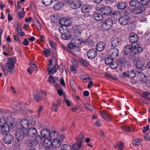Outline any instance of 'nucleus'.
<instances>
[{"mask_svg":"<svg viewBox=\"0 0 150 150\" xmlns=\"http://www.w3.org/2000/svg\"><path fill=\"white\" fill-rule=\"evenodd\" d=\"M143 50L140 44L132 43V45H127L125 47L124 53V55H127L132 52L134 54H138L142 52Z\"/></svg>","mask_w":150,"mask_h":150,"instance_id":"nucleus-1","label":"nucleus"},{"mask_svg":"<svg viewBox=\"0 0 150 150\" xmlns=\"http://www.w3.org/2000/svg\"><path fill=\"white\" fill-rule=\"evenodd\" d=\"M16 62V58L13 57L9 58L5 65V67L8 71L11 74L15 73L14 65Z\"/></svg>","mask_w":150,"mask_h":150,"instance_id":"nucleus-2","label":"nucleus"},{"mask_svg":"<svg viewBox=\"0 0 150 150\" xmlns=\"http://www.w3.org/2000/svg\"><path fill=\"white\" fill-rule=\"evenodd\" d=\"M64 138V135L61 134L59 136L56 138L54 139L52 145L54 148H57L60 146L62 143Z\"/></svg>","mask_w":150,"mask_h":150,"instance_id":"nucleus-3","label":"nucleus"},{"mask_svg":"<svg viewBox=\"0 0 150 150\" xmlns=\"http://www.w3.org/2000/svg\"><path fill=\"white\" fill-rule=\"evenodd\" d=\"M112 24L113 21L112 19H107L103 22L102 28L103 30H107L111 28Z\"/></svg>","mask_w":150,"mask_h":150,"instance_id":"nucleus-4","label":"nucleus"},{"mask_svg":"<svg viewBox=\"0 0 150 150\" xmlns=\"http://www.w3.org/2000/svg\"><path fill=\"white\" fill-rule=\"evenodd\" d=\"M130 20V18L128 16L124 15L119 18L118 23L120 25L125 26L129 23Z\"/></svg>","mask_w":150,"mask_h":150,"instance_id":"nucleus-5","label":"nucleus"},{"mask_svg":"<svg viewBox=\"0 0 150 150\" xmlns=\"http://www.w3.org/2000/svg\"><path fill=\"white\" fill-rule=\"evenodd\" d=\"M24 135L28 136H33L37 133L36 129L34 127H30L28 129H25L23 132Z\"/></svg>","mask_w":150,"mask_h":150,"instance_id":"nucleus-6","label":"nucleus"},{"mask_svg":"<svg viewBox=\"0 0 150 150\" xmlns=\"http://www.w3.org/2000/svg\"><path fill=\"white\" fill-rule=\"evenodd\" d=\"M108 54L113 58L117 57L119 54V51L116 48L113 47L109 49Z\"/></svg>","mask_w":150,"mask_h":150,"instance_id":"nucleus-7","label":"nucleus"},{"mask_svg":"<svg viewBox=\"0 0 150 150\" xmlns=\"http://www.w3.org/2000/svg\"><path fill=\"white\" fill-rule=\"evenodd\" d=\"M20 125L23 132L25 129H27L31 125L29 121L26 119H23L21 121Z\"/></svg>","mask_w":150,"mask_h":150,"instance_id":"nucleus-8","label":"nucleus"},{"mask_svg":"<svg viewBox=\"0 0 150 150\" xmlns=\"http://www.w3.org/2000/svg\"><path fill=\"white\" fill-rule=\"evenodd\" d=\"M74 30V35L76 37H78L80 36L81 31L83 30L81 25H77L74 26L73 28Z\"/></svg>","mask_w":150,"mask_h":150,"instance_id":"nucleus-9","label":"nucleus"},{"mask_svg":"<svg viewBox=\"0 0 150 150\" xmlns=\"http://www.w3.org/2000/svg\"><path fill=\"white\" fill-rule=\"evenodd\" d=\"M97 10H99L101 13L103 15H108L110 14L111 12V8L108 6H105L104 7H96Z\"/></svg>","mask_w":150,"mask_h":150,"instance_id":"nucleus-10","label":"nucleus"},{"mask_svg":"<svg viewBox=\"0 0 150 150\" xmlns=\"http://www.w3.org/2000/svg\"><path fill=\"white\" fill-rule=\"evenodd\" d=\"M4 142L6 144H11L14 141L13 136L10 134H6L3 138Z\"/></svg>","mask_w":150,"mask_h":150,"instance_id":"nucleus-11","label":"nucleus"},{"mask_svg":"<svg viewBox=\"0 0 150 150\" xmlns=\"http://www.w3.org/2000/svg\"><path fill=\"white\" fill-rule=\"evenodd\" d=\"M74 0L70 2H67L66 0L64 1L66 3H70V6L73 9H77L80 7L81 5V1L79 0H77L74 2H73Z\"/></svg>","mask_w":150,"mask_h":150,"instance_id":"nucleus-12","label":"nucleus"},{"mask_svg":"<svg viewBox=\"0 0 150 150\" xmlns=\"http://www.w3.org/2000/svg\"><path fill=\"white\" fill-rule=\"evenodd\" d=\"M98 52L96 49H90L87 52V56L89 59H92L95 58L97 55Z\"/></svg>","mask_w":150,"mask_h":150,"instance_id":"nucleus-13","label":"nucleus"},{"mask_svg":"<svg viewBox=\"0 0 150 150\" xmlns=\"http://www.w3.org/2000/svg\"><path fill=\"white\" fill-rule=\"evenodd\" d=\"M24 135L23 129L21 128H18L16 133L15 137L18 142L23 139Z\"/></svg>","mask_w":150,"mask_h":150,"instance_id":"nucleus-14","label":"nucleus"},{"mask_svg":"<svg viewBox=\"0 0 150 150\" xmlns=\"http://www.w3.org/2000/svg\"><path fill=\"white\" fill-rule=\"evenodd\" d=\"M128 39L129 41L132 43H137L136 42L138 40V36L136 34L132 33L129 35Z\"/></svg>","mask_w":150,"mask_h":150,"instance_id":"nucleus-15","label":"nucleus"},{"mask_svg":"<svg viewBox=\"0 0 150 150\" xmlns=\"http://www.w3.org/2000/svg\"><path fill=\"white\" fill-rule=\"evenodd\" d=\"M106 44L102 41L98 42L96 46V49L99 52L102 51L105 48Z\"/></svg>","mask_w":150,"mask_h":150,"instance_id":"nucleus-16","label":"nucleus"},{"mask_svg":"<svg viewBox=\"0 0 150 150\" xmlns=\"http://www.w3.org/2000/svg\"><path fill=\"white\" fill-rule=\"evenodd\" d=\"M40 134L42 138H48L50 135V131L48 129H43L40 132Z\"/></svg>","mask_w":150,"mask_h":150,"instance_id":"nucleus-17","label":"nucleus"},{"mask_svg":"<svg viewBox=\"0 0 150 150\" xmlns=\"http://www.w3.org/2000/svg\"><path fill=\"white\" fill-rule=\"evenodd\" d=\"M58 69V66L57 65H55L52 69H51L50 67H48L47 69V71L48 73V75H51L53 74L56 72Z\"/></svg>","mask_w":150,"mask_h":150,"instance_id":"nucleus-18","label":"nucleus"},{"mask_svg":"<svg viewBox=\"0 0 150 150\" xmlns=\"http://www.w3.org/2000/svg\"><path fill=\"white\" fill-rule=\"evenodd\" d=\"M9 125L7 124L1 127V132L4 134L8 133L9 132Z\"/></svg>","mask_w":150,"mask_h":150,"instance_id":"nucleus-19","label":"nucleus"},{"mask_svg":"<svg viewBox=\"0 0 150 150\" xmlns=\"http://www.w3.org/2000/svg\"><path fill=\"white\" fill-rule=\"evenodd\" d=\"M139 5L138 6H137L134 8V13L135 14H139L142 13L145 9L144 7L142 6H139Z\"/></svg>","mask_w":150,"mask_h":150,"instance_id":"nucleus-20","label":"nucleus"},{"mask_svg":"<svg viewBox=\"0 0 150 150\" xmlns=\"http://www.w3.org/2000/svg\"><path fill=\"white\" fill-rule=\"evenodd\" d=\"M78 37L74 38L72 40L71 42L76 48H79V46L81 45V42L80 39Z\"/></svg>","mask_w":150,"mask_h":150,"instance_id":"nucleus-21","label":"nucleus"},{"mask_svg":"<svg viewBox=\"0 0 150 150\" xmlns=\"http://www.w3.org/2000/svg\"><path fill=\"white\" fill-rule=\"evenodd\" d=\"M33 96L34 100L37 102H39L42 100V98L39 93L38 92L35 91L34 92Z\"/></svg>","mask_w":150,"mask_h":150,"instance_id":"nucleus-22","label":"nucleus"},{"mask_svg":"<svg viewBox=\"0 0 150 150\" xmlns=\"http://www.w3.org/2000/svg\"><path fill=\"white\" fill-rule=\"evenodd\" d=\"M91 10V7L89 5L85 4L82 7L81 11L83 13H86L90 11Z\"/></svg>","mask_w":150,"mask_h":150,"instance_id":"nucleus-23","label":"nucleus"},{"mask_svg":"<svg viewBox=\"0 0 150 150\" xmlns=\"http://www.w3.org/2000/svg\"><path fill=\"white\" fill-rule=\"evenodd\" d=\"M71 35L69 32L67 31L65 33H62L61 37L64 40H68L71 38Z\"/></svg>","mask_w":150,"mask_h":150,"instance_id":"nucleus-24","label":"nucleus"},{"mask_svg":"<svg viewBox=\"0 0 150 150\" xmlns=\"http://www.w3.org/2000/svg\"><path fill=\"white\" fill-rule=\"evenodd\" d=\"M121 44L120 40L117 38H115L111 42V45L113 47H115Z\"/></svg>","mask_w":150,"mask_h":150,"instance_id":"nucleus-25","label":"nucleus"},{"mask_svg":"<svg viewBox=\"0 0 150 150\" xmlns=\"http://www.w3.org/2000/svg\"><path fill=\"white\" fill-rule=\"evenodd\" d=\"M126 3L124 2H120L117 3V7L119 9H124L127 7Z\"/></svg>","mask_w":150,"mask_h":150,"instance_id":"nucleus-26","label":"nucleus"},{"mask_svg":"<svg viewBox=\"0 0 150 150\" xmlns=\"http://www.w3.org/2000/svg\"><path fill=\"white\" fill-rule=\"evenodd\" d=\"M93 18L97 21H100L103 18L101 14L97 13H95L93 15Z\"/></svg>","mask_w":150,"mask_h":150,"instance_id":"nucleus-27","label":"nucleus"},{"mask_svg":"<svg viewBox=\"0 0 150 150\" xmlns=\"http://www.w3.org/2000/svg\"><path fill=\"white\" fill-rule=\"evenodd\" d=\"M129 4L131 6L135 8L137 6L140 5L139 2L137 0H131L129 1Z\"/></svg>","mask_w":150,"mask_h":150,"instance_id":"nucleus-28","label":"nucleus"},{"mask_svg":"<svg viewBox=\"0 0 150 150\" xmlns=\"http://www.w3.org/2000/svg\"><path fill=\"white\" fill-rule=\"evenodd\" d=\"M135 75V72L134 70H132L127 71V77L129 78L132 79L134 78Z\"/></svg>","mask_w":150,"mask_h":150,"instance_id":"nucleus-29","label":"nucleus"},{"mask_svg":"<svg viewBox=\"0 0 150 150\" xmlns=\"http://www.w3.org/2000/svg\"><path fill=\"white\" fill-rule=\"evenodd\" d=\"M78 62H79L81 65L84 67H87L89 64L88 62L84 59H78Z\"/></svg>","mask_w":150,"mask_h":150,"instance_id":"nucleus-30","label":"nucleus"},{"mask_svg":"<svg viewBox=\"0 0 150 150\" xmlns=\"http://www.w3.org/2000/svg\"><path fill=\"white\" fill-rule=\"evenodd\" d=\"M52 142L50 139L46 138L44 140L43 144L45 146L52 145Z\"/></svg>","mask_w":150,"mask_h":150,"instance_id":"nucleus-31","label":"nucleus"},{"mask_svg":"<svg viewBox=\"0 0 150 150\" xmlns=\"http://www.w3.org/2000/svg\"><path fill=\"white\" fill-rule=\"evenodd\" d=\"M63 6V4L62 2H58L54 5L53 8L56 10H58L61 8Z\"/></svg>","mask_w":150,"mask_h":150,"instance_id":"nucleus-32","label":"nucleus"},{"mask_svg":"<svg viewBox=\"0 0 150 150\" xmlns=\"http://www.w3.org/2000/svg\"><path fill=\"white\" fill-rule=\"evenodd\" d=\"M81 144L82 143H80L79 142L77 141L75 144H73L72 147H71V149H73L74 150H78L81 147Z\"/></svg>","mask_w":150,"mask_h":150,"instance_id":"nucleus-33","label":"nucleus"},{"mask_svg":"<svg viewBox=\"0 0 150 150\" xmlns=\"http://www.w3.org/2000/svg\"><path fill=\"white\" fill-rule=\"evenodd\" d=\"M53 0H42V2L45 5L48 6L52 4Z\"/></svg>","mask_w":150,"mask_h":150,"instance_id":"nucleus-34","label":"nucleus"},{"mask_svg":"<svg viewBox=\"0 0 150 150\" xmlns=\"http://www.w3.org/2000/svg\"><path fill=\"white\" fill-rule=\"evenodd\" d=\"M58 133L54 131H52L51 132H50V135L49 137L51 139H53L57 136Z\"/></svg>","mask_w":150,"mask_h":150,"instance_id":"nucleus-35","label":"nucleus"},{"mask_svg":"<svg viewBox=\"0 0 150 150\" xmlns=\"http://www.w3.org/2000/svg\"><path fill=\"white\" fill-rule=\"evenodd\" d=\"M141 142L142 141L141 139H136L132 141V142L134 146H137L141 143Z\"/></svg>","mask_w":150,"mask_h":150,"instance_id":"nucleus-36","label":"nucleus"},{"mask_svg":"<svg viewBox=\"0 0 150 150\" xmlns=\"http://www.w3.org/2000/svg\"><path fill=\"white\" fill-rule=\"evenodd\" d=\"M84 138V136L82 133H81L79 136L76 138L77 141L80 143H82V140Z\"/></svg>","mask_w":150,"mask_h":150,"instance_id":"nucleus-37","label":"nucleus"},{"mask_svg":"<svg viewBox=\"0 0 150 150\" xmlns=\"http://www.w3.org/2000/svg\"><path fill=\"white\" fill-rule=\"evenodd\" d=\"M118 64L117 62H112L110 65V67L112 69H115L118 67Z\"/></svg>","mask_w":150,"mask_h":150,"instance_id":"nucleus-38","label":"nucleus"},{"mask_svg":"<svg viewBox=\"0 0 150 150\" xmlns=\"http://www.w3.org/2000/svg\"><path fill=\"white\" fill-rule=\"evenodd\" d=\"M122 129L124 131L126 132H129L131 131V129L129 127L126 126H122Z\"/></svg>","mask_w":150,"mask_h":150,"instance_id":"nucleus-39","label":"nucleus"},{"mask_svg":"<svg viewBox=\"0 0 150 150\" xmlns=\"http://www.w3.org/2000/svg\"><path fill=\"white\" fill-rule=\"evenodd\" d=\"M6 120L4 117H1L0 118V126L1 127L4 126V125L6 124Z\"/></svg>","mask_w":150,"mask_h":150,"instance_id":"nucleus-40","label":"nucleus"},{"mask_svg":"<svg viewBox=\"0 0 150 150\" xmlns=\"http://www.w3.org/2000/svg\"><path fill=\"white\" fill-rule=\"evenodd\" d=\"M135 66L137 68H142L143 67L141 62L139 60H137L135 64Z\"/></svg>","mask_w":150,"mask_h":150,"instance_id":"nucleus-41","label":"nucleus"},{"mask_svg":"<svg viewBox=\"0 0 150 150\" xmlns=\"http://www.w3.org/2000/svg\"><path fill=\"white\" fill-rule=\"evenodd\" d=\"M28 144L29 146L33 147L36 145L37 144V142H35V140L33 139L29 141Z\"/></svg>","mask_w":150,"mask_h":150,"instance_id":"nucleus-42","label":"nucleus"},{"mask_svg":"<svg viewBox=\"0 0 150 150\" xmlns=\"http://www.w3.org/2000/svg\"><path fill=\"white\" fill-rule=\"evenodd\" d=\"M113 59L110 57H108L105 59V63L107 65H110L112 62Z\"/></svg>","mask_w":150,"mask_h":150,"instance_id":"nucleus-43","label":"nucleus"},{"mask_svg":"<svg viewBox=\"0 0 150 150\" xmlns=\"http://www.w3.org/2000/svg\"><path fill=\"white\" fill-rule=\"evenodd\" d=\"M101 116L106 120L109 121H110V117L107 114L104 113H101Z\"/></svg>","mask_w":150,"mask_h":150,"instance_id":"nucleus-44","label":"nucleus"},{"mask_svg":"<svg viewBox=\"0 0 150 150\" xmlns=\"http://www.w3.org/2000/svg\"><path fill=\"white\" fill-rule=\"evenodd\" d=\"M48 80L50 84H53L55 82L54 77L53 76H49Z\"/></svg>","mask_w":150,"mask_h":150,"instance_id":"nucleus-45","label":"nucleus"},{"mask_svg":"<svg viewBox=\"0 0 150 150\" xmlns=\"http://www.w3.org/2000/svg\"><path fill=\"white\" fill-rule=\"evenodd\" d=\"M29 65L30 66V67L33 71H37L38 70V68L35 64L29 63Z\"/></svg>","mask_w":150,"mask_h":150,"instance_id":"nucleus-46","label":"nucleus"},{"mask_svg":"<svg viewBox=\"0 0 150 150\" xmlns=\"http://www.w3.org/2000/svg\"><path fill=\"white\" fill-rule=\"evenodd\" d=\"M42 137H41L40 135L36 136L34 139L35 142H37L38 144L39 142H40L42 139Z\"/></svg>","mask_w":150,"mask_h":150,"instance_id":"nucleus-47","label":"nucleus"},{"mask_svg":"<svg viewBox=\"0 0 150 150\" xmlns=\"http://www.w3.org/2000/svg\"><path fill=\"white\" fill-rule=\"evenodd\" d=\"M149 0H140V3L142 6H146L149 2Z\"/></svg>","mask_w":150,"mask_h":150,"instance_id":"nucleus-48","label":"nucleus"},{"mask_svg":"<svg viewBox=\"0 0 150 150\" xmlns=\"http://www.w3.org/2000/svg\"><path fill=\"white\" fill-rule=\"evenodd\" d=\"M85 106L86 108L90 111H92L94 110L93 107L88 104H86L85 105Z\"/></svg>","mask_w":150,"mask_h":150,"instance_id":"nucleus-49","label":"nucleus"},{"mask_svg":"<svg viewBox=\"0 0 150 150\" xmlns=\"http://www.w3.org/2000/svg\"><path fill=\"white\" fill-rule=\"evenodd\" d=\"M81 78L82 80H85L86 82L88 81H90L92 80L90 77L88 76L86 77L85 76H81Z\"/></svg>","mask_w":150,"mask_h":150,"instance_id":"nucleus-50","label":"nucleus"},{"mask_svg":"<svg viewBox=\"0 0 150 150\" xmlns=\"http://www.w3.org/2000/svg\"><path fill=\"white\" fill-rule=\"evenodd\" d=\"M65 21L66 18H62L60 20L59 23L62 25L65 26Z\"/></svg>","mask_w":150,"mask_h":150,"instance_id":"nucleus-51","label":"nucleus"},{"mask_svg":"<svg viewBox=\"0 0 150 150\" xmlns=\"http://www.w3.org/2000/svg\"><path fill=\"white\" fill-rule=\"evenodd\" d=\"M68 47L71 49H73L74 50H75V49L76 48L75 47L73 43L71 42V43H70L68 44L67 45Z\"/></svg>","mask_w":150,"mask_h":150,"instance_id":"nucleus-52","label":"nucleus"},{"mask_svg":"<svg viewBox=\"0 0 150 150\" xmlns=\"http://www.w3.org/2000/svg\"><path fill=\"white\" fill-rule=\"evenodd\" d=\"M70 84L72 89H74L76 87L75 82L73 80L71 81L70 82Z\"/></svg>","mask_w":150,"mask_h":150,"instance_id":"nucleus-53","label":"nucleus"},{"mask_svg":"<svg viewBox=\"0 0 150 150\" xmlns=\"http://www.w3.org/2000/svg\"><path fill=\"white\" fill-rule=\"evenodd\" d=\"M149 125H146V126L142 128V131L143 133H145L146 131L149 130Z\"/></svg>","mask_w":150,"mask_h":150,"instance_id":"nucleus-54","label":"nucleus"},{"mask_svg":"<svg viewBox=\"0 0 150 150\" xmlns=\"http://www.w3.org/2000/svg\"><path fill=\"white\" fill-rule=\"evenodd\" d=\"M36 27L38 30H40L42 29L41 25L38 20H37Z\"/></svg>","mask_w":150,"mask_h":150,"instance_id":"nucleus-55","label":"nucleus"},{"mask_svg":"<svg viewBox=\"0 0 150 150\" xmlns=\"http://www.w3.org/2000/svg\"><path fill=\"white\" fill-rule=\"evenodd\" d=\"M144 139L146 140L150 141V132L148 133L144 136Z\"/></svg>","mask_w":150,"mask_h":150,"instance_id":"nucleus-56","label":"nucleus"},{"mask_svg":"<svg viewBox=\"0 0 150 150\" xmlns=\"http://www.w3.org/2000/svg\"><path fill=\"white\" fill-rule=\"evenodd\" d=\"M123 147V144L121 142H120L119 144L118 145L117 150H122Z\"/></svg>","mask_w":150,"mask_h":150,"instance_id":"nucleus-57","label":"nucleus"},{"mask_svg":"<svg viewBox=\"0 0 150 150\" xmlns=\"http://www.w3.org/2000/svg\"><path fill=\"white\" fill-rule=\"evenodd\" d=\"M46 150H53V146L52 145L45 146Z\"/></svg>","mask_w":150,"mask_h":150,"instance_id":"nucleus-58","label":"nucleus"},{"mask_svg":"<svg viewBox=\"0 0 150 150\" xmlns=\"http://www.w3.org/2000/svg\"><path fill=\"white\" fill-rule=\"evenodd\" d=\"M58 108V105L56 104H53L52 110L54 111H57Z\"/></svg>","mask_w":150,"mask_h":150,"instance_id":"nucleus-59","label":"nucleus"},{"mask_svg":"<svg viewBox=\"0 0 150 150\" xmlns=\"http://www.w3.org/2000/svg\"><path fill=\"white\" fill-rule=\"evenodd\" d=\"M142 68H137L136 69V70L137 72L139 74H142V76L143 75L144 76V74L141 73L142 70L141 69Z\"/></svg>","mask_w":150,"mask_h":150,"instance_id":"nucleus-60","label":"nucleus"},{"mask_svg":"<svg viewBox=\"0 0 150 150\" xmlns=\"http://www.w3.org/2000/svg\"><path fill=\"white\" fill-rule=\"evenodd\" d=\"M71 23L69 19L66 18L65 26H68Z\"/></svg>","mask_w":150,"mask_h":150,"instance_id":"nucleus-61","label":"nucleus"},{"mask_svg":"<svg viewBox=\"0 0 150 150\" xmlns=\"http://www.w3.org/2000/svg\"><path fill=\"white\" fill-rule=\"evenodd\" d=\"M23 44L25 46H27L29 45V42L28 41V40L26 39H24V41L23 42Z\"/></svg>","mask_w":150,"mask_h":150,"instance_id":"nucleus-62","label":"nucleus"},{"mask_svg":"<svg viewBox=\"0 0 150 150\" xmlns=\"http://www.w3.org/2000/svg\"><path fill=\"white\" fill-rule=\"evenodd\" d=\"M70 70L71 71L73 72L74 74H76V73L75 68L73 66H71L70 67Z\"/></svg>","mask_w":150,"mask_h":150,"instance_id":"nucleus-63","label":"nucleus"},{"mask_svg":"<svg viewBox=\"0 0 150 150\" xmlns=\"http://www.w3.org/2000/svg\"><path fill=\"white\" fill-rule=\"evenodd\" d=\"M44 54L46 55V56H48L50 54V52L48 49H46L44 51Z\"/></svg>","mask_w":150,"mask_h":150,"instance_id":"nucleus-64","label":"nucleus"}]
</instances>
